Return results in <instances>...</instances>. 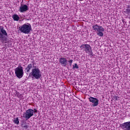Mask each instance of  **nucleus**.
I'll use <instances>...</instances> for the list:
<instances>
[{
    "mask_svg": "<svg viewBox=\"0 0 130 130\" xmlns=\"http://www.w3.org/2000/svg\"><path fill=\"white\" fill-rule=\"evenodd\" d=\"M30 75H31L32 78L36 79V80H38L42 77V72H41V71H40V69H39L38 67L34 66Z\"/></svg>",
    "mask_w": 130,
    "mask_h": 130,
    "instance_id": "nucleus-1",
    "label": "nucleus"
},
{
    "mask_svg": "<svg viewBox=\"0 0 130 130\" xmlns=\"http://www.w3.org/2000/svg\"><path fill=\"white\" fill-rule=\"evenodd\" d=\"M92 28L94 31V32H96V34L99 37H103L104 34V28L102 27L101 25H99L98 24H96L92 25Z\"/></svg>",
    "mask_w": 130,
    "mask_h": 130,
    "instance_id": "nucleus-2",
    "label": "nucleus"
},
{
    "mask_svg": "<svg viewBox=\"0 0 130 130\" xmlns=\"http://www.w3.org/2000/svg\"><path fill=\"white\" fill-rule=\"evenodd\" d=\"M19 31L21 33H24V34H29L32 30V27H31V24L29 23H25L19 28Z\"/></svg>",
    "mask_w": 130,
    "mask_h": 130,
    "instance_id": "nucleus-3",
    "label": "nucleus"
},
{
    "mask_svg": "<svg viewBox=\"0 0 130 130\" xmlns=\"http://www.w3.org/2000/svg\"><path fill=\"white\" fill-rule=\"evenodd\" d=\"M80 48L81 50L85 51L86 53L89 54V55H92L93 51H92V47L89 44H83L80 46Z\"/></svg>",
    "mask_w": 130,
    "mask_h": 130,
    "instance_id": "nucleus-4",
    "label": "nucleus"
},
{
    "mask_svg": "<svg viewBox=\"0 0 130 130\" xmlns=\"http://www.w3.org/2000/svg\"><path fill=\"white\" fill-rule=\"evenodd\" d=\"M7 37H8V33L4 28H0V40L2 42L7 43Z\"/></svg>",
    "mask_w": 130,
    "mask_h": 130,
    "instance_id": "nucleus-5",
    "label": "nucleus"
},
{
    "mask_svg": "<svg viewBox=\"0 0 130 130\" xmlns=\"http://www.w3.org/2000/svg\"><path fill=\"white\" fill-rule=\"evenodd\" d=\"M15 74L18 79H21L23 78L24 76V71L23 70V67H17L14 70Z\"/></svg>",
    "mask_w": 130,
    "mask_h": 130,
    "instance_id": "nucleus-6",
    "label": "nucleus"
},
{
    "mask_svg": "<svg viewBox=\"0 0 130 130\" xmlns=\"http://www.w3.org/2000/svg\"><path fill=\"white\" fill-rule=\"evenodd\" d=\"M34 115V110L32 109H28L23 114V117L26 119H29Z\"/></svg>",
    "mask_w": 130,
    "mask_h": 130,
    "instance_id": "nucleus-7",
    "label": "nucleus"
},
{
    "mask_svg": "<svg viewBox=\"0 0 130 130\" xmlns=\"http://www.w3.org/2000/svg\"><path fill=\"white\" fill-rule=\"evenodd\" d=\"M89 101L92 103V106L94 107L96 106H98V104H99V100H98L97 98H95L93 97H90L88 98Z\"/></svg>",
    "mask_w": 130,
    "mask_h": 130,
    "instance_id": "nucleus-8",
    "label": "nucleus"
},
{
    "mask_svg": "<svg viewBox=\"0 0 130 130\" xmlns=\"http://www.w3.org/2000/svg\"><path fill=\"white\" fill-rule=\"evenodd\" d=\"M29 10V6H27L25 4L21 5L19 8V12L20 13H25V12H27V11Z\"/></svg>",
    "mask_w": 130,
    "mask_h": 130,
    "instance_id": "nucleus-9",
    "label": "nucleus"
},
{
    "mask_svg": "<svg viewBox=\"0 0 130 130\" xmlns=\"http://www.w3.org/2000/svg\"><path fill=\"white\" fill-rule=\"evenodd\" d=\"M59 61L62 67H67L68 64V60L66 58L60 57L59 59Z\"/></svg>",
    "mask_w": 130,
    "mask_h": 130,
    "instance_id": "nucleus-10",
    "label": "nucleus"
},
{
    "mask_svg": "<svg viewBox=\"0 0 130 130\" xmlns=\"http://www.w3.org/2000/svg\"><path fill=\"white\" fill-rule=\"evenodd\" d=\"M32 69H33V66H32V64H28L26 68L25 69V73H26V74H29V73H30V71H31Z\"/></svg>",
    "mask_w": 130,
    "mask_h": 130,
    "instance_id": "nucleus-11",
    "label": "nucleus"
},
{
    "mask_svg": "<svg viewBox=\"0 0 130 130\" xmlns=\"http://www.w3.org/2000/svg\"><path fill=\"white\" fill-rule=\"evenodd\" d=\"M123 128L124 130H130V121L124 123Z\"/></svg>",
    "mask_w": 130,
    "mask_h": 130,
    "instance_id": "nucleus-12",
    "label": "nucleus"
},
{
    "mask_svg": "<svg viewBox=\"0 0 130 130\" xmlns=\"http://www.w3.org/2000/svg\"><path fill=\"white\" fill-rule=\"evenodd\" d=\"M12 18H13L14 21H18L19 20H20V17L17 14L13 15L12 16Z\"/></svg>",
    "mask_w": 130,
    "mask_h": 130,
    "instance_id": "nucleus-13",
    "label": "nucleus"
},
{
    "mask_svg": "<svg viewBox=\"0 0 130 130\" xmlns=\"http://www.w3.org/2000/svg\"><path fill=\"white\" fill-rule=\"evenodd\" d=\"M13 122L14 123H15V124H19V123H20V121H19V118H14L13 120Z\"/></svg>",
    "mask_w": 130,
    "mask_h": 130,
    "instance_id": "nucleus-14",
    "label": "nucleus"
},
{
    "mask_svg": "<svg viewBox=\"0 0 130 130\" xmlns=\"http://www.w3.org/2000/svg\"><path fill=\"white\" fill-rule=\"evenodd\" d=\"M15 96L18 98H22V94L18 91L15 92Z\"/></svg>",
    "mask_w": 130,
    "mask_h": 130,
    "instance_id": "nucleus-15",
    "label": "nucleus"
},
{
    "mask_svg": "<svg viewBox=\"0 0 130 130\" xmlns=\"http://www.w3.org/2000/svg\"><path fill=\"white\" fill-rule=\"evenodd\" d=\"M73 70H75V69H79V66H78V64L77 63H75L74 65H73Z\"/></svg>",
    "mask_w": 130,
    "mask_h": 130,
    "instance_id": "nucleus-16",
    "label": "nucleus"
},
{
    "mask_svg": "<svg viewBox=\"0 0 130 130\" xmlns=\"http://www.w3.org/2000/svg\"><path fill=\"white\" fill-rule=\"evenodd\" d=\"M113 98L115 100H116L117 101H118V100H119V97L117 96V95L114 96Z\"/></svg>",
    "mask_w": 130,
    "mask_h": 130,
    "instance_id": "nucleus-17",
    "label": "nucleus"
},
{
    "mask_svg": "<svg viewBox=\"0 0 130 130\" xmlns=\"http://www.w3.org/2000/svg\"><path fill=\"white\" fill-rule=\"evenodd\" d=\"M73 61H74L73 59H71L69 61H68V62H69L70 66L71 67L72 64L73 63Z\"/></svg>",
    "mask_w": 130,
    "mask_h": 130,
    "instance_id": "nucleus-18",
    "label": "nucleus"
},
{
    "mask_svg": "<svg viewBox=\"0 0 130 130\" xmlns=\"http://www.w3.org/2000/svg\"><path fill=\"white\" fill-rule=\"evenodd\" d=\"M23 127L25 128V129H27L28 128V125H25Z\"/></svg>",
    "mask_w": 130,
    "mask_h": 130,
    "instance_id": "nucleus-19",
    "label": "nucleus"
},
{
    "mask_svg": "<svg viewBox=\"0 0 130 130\" xmlns=\"http://www.w3.org/2000/svg\"><path fill=\"white\" fill-rule=\"evenodd\" d=\"M34 113H37V110L35 109L34 111Z\"/></svg>",
    "mask_w": 130,
    "mask_h": 130,
    "instance_id": "nucleus-20",
    "label": "nucleus"
},
{
    "mask_svg": "<svg viewBox=\"0 0 130 130\" xmlns=\"http://www.w3.org/2000/svg\"><path fill=\"white\" fill-rule=\"evenodd\" d=\"M79 2H83V0H78Z\"/></svg>",
    "mask_w": 130,
    "mask_h": 130,
    "instance_id": "nucleus-21",
    "label": "nucleus"
},
{
    "mask_svg": "<svg viewBox=\"0 0 130 130\" xmlns=\"http://www.w3.org/2000/svg\"><path fill=\"white\" fill-rule=\"evenodd\" d=\"M127 11L128 12V11L130 12V10L129 9H127Z\"/></svg>",
    "mask_w": 130,
    "mask_h": 130,
    "instance_id": "nucleus-22",
    "label": "nucleus"
}]
</instances>
